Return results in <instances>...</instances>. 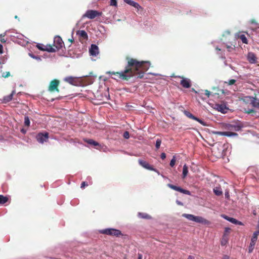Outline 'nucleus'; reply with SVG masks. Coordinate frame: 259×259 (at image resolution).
<instances>
[{
	"label": "nucleus",
	"mask_w": 259,
	"mask_h": 259,
	"mask_svg": "<svg viewBox=\"0 0 259 259\" xmlns=\"http://www.w3.org/2000/svg\"><path fill=\"white\" fill-rule=\"evenodd\" d=\"M240 39L241 40L242 42L244 44H247L248 41L247 39L244 34H241L239 36Z\"/></svg>",
	"instance_id": "nucleus-30"
},
{
	"label": "nucleus",
	"mask_w": 259,
	"mask_h": 259,
	"mask_svg": "<svg viewBox=\"0 0 259 259\" xmlns=\"http://www.w3.org/2000/svg\"><path fill=\"white\" fill-rule=\"evenodd\" d=\"M254 20H252V23H253L254 22Z\"/></svg>",
	"instance_id": "nucleus-58"
},
{
	"label": "nucleus",
	"mask_w": 259,
	"mask_h": 259,
	"mask_svg": "<svg viewBox=\"0 0 259 259\" xmlns=\"http://www.w3.org/2000/svg\"><path fill=\"white\" fill-rule=\"evenodd\" d=\"M54 47L58 51L61 49L64 46V42L61 37L59 36H56L54 39Z\"/></svg>",
	"instance_id": "nucleus-6"
},
{
	"label": "nucleus",
	"mask_w": 259,
	"mask_h": 259,
	"mask_svg": "<svg viewBox=\"0 0 259 259\" xmlns=\"http://www.w3.org/2000/svg\"><path fill=\"white\" fill-rule=\"evenodd\" d=\"M5 35L6 33L0 34V41L2 43H5L6 42V39H5Z\"/></svg>",
	"instance_id": "nucleus-32"
},
{
	"label": "nucleus",
	"mask_w": 259,
	"mask_h": 259,
	"mask_svg": "<svg viewBox=\"0 0 259 259\" xmlns=\"http://www.w3.org/2000/svg\"><path fill=\"white\" fill-rule=\"evenodd\" d=\"M224 218L233 224L239 225H243V223L241 222H240L234 218H230L227 216H225Z\"/></svg>",
	"instance_id": "nucleus-18"
},
{
	"label": "nucleus",
	"mask_w": 259,
	"mask_h": 259,
	"mask_svg": "<svg viewBox=\"0 0 259 259\" xmlns=\"http://www.w3.org/2000/svg\"><path fill=\"white\" fill-rule=\"evenodd\" d=\"M84 141L89 144L92 145L94 146H99V143L96 142L95 141L92 139H85Z\"/></svg>",
	"instance_id": "nucleus-22"
},
{
	"label": "nucleus",
	"mask_w": 259,
	"mask_h": 259,
	"mask_svg": "<svg viewBox=\"0 0 259 259\" xmlns=\"http://www.w3.org/2000/svg\"><path fill=\"white\" fill-rule=\"evenodd\" d=\"M214 194L217 196H221L223 194L221 189L219 187H215L213 189Z\"/></svg>",
	"instance_id": "nucleus-24"
},
{
	"label": "nucleus",
	"mask_w": 259,
	"mask_h": 259,
	"mask_svg": "<svg viewBox=\"0 0 259 259\" xmlns=\"http://www.w3.org/2000/svg\"><path fill=\"white\" fill-rule=\"evenodd\" d=\"M110 6L116 7L117 5V0H110Z\"/></svg>",
	"instance_id": "nucleus-38"
},
{
	"label": "nucleus",
	"mask_w": 259,
	"mask_h": 259,
	"mask_svg": "<svg viewBox=\"0 0 259 259\" xmlns=\"http://www.w3.org/2000/svg\"><path fill=\"white\" fill-rule=\"evenodd\" d=\"M101 15V13L99 12L96 10H89L82 15V18H88L91 19H93Z\"/></svg>",
	"instance_id": "nucleus-3"
},
{
	"label": "nucleus",
	"mask_w": 259,
	"mask_h": 259,
	"mask_svg": "<svg viewBox=\"0 0 259 259\" xmlns=\"http://www.w3.org/2000/svg\"><path fill=\"white\" fill-rule=\"evenodd\" d=\"M236 82L235 79H230L228 81V82H225V83H227L228 85H233Z\"/></svg>",
	"instance_id": "nucleus-37"
},
{
	"label": "nucleus",
	"mask_w": 259,
	"mask_h": 259,
	"mask_svg": "<svg viewBox=\"0 0 259 259\" xmlns=\"http://www.w3.org/2000/svg\"><path fill=\"white\" fill-rule=\"evenodd\" d=\"M36 139L39 143L42 144L44 142L48 141L49 139V133L47 132L44 133H39L36 135Z\"/></svg>",
	"instance_id": "nucleus-7"
},
{
	"label": "nucleus",
	"mask_w": 259,
	"mask_h": 259,
	"mask_svg": "<svg viewBox=\"0 0 259 259\" xmlns=\"http://www.w3.org/2000/svg\"><path fill=\"white\" fill-rule=\"evenodd\" d=\"M15 18H17V16H16L15 17Z\"/></svg>",
	"instance_id": "nucleus-57"
},
{
	"label": "nucleus",
	"mask_w": 259,
	"mask_h": 259,
	"mask_svg": "<svg viewBox=\"0 0 259 259\" xmlns=\"http://www.w3.org/2000/svg\"><path fill=\"white\" fill-rule=\"evenodd\" d=\"M88 185L85 182H82L81 184L80 188L81 189H84L85 186H87Z\"/></svg>",
	"instance_id": "nucleus-42"
},
{
	"label": "nucleus",
	"mask_w": 259,
	"mask_h": 259,
	"mask_svg": "<svg viewBox=\"0 0 259 259\" xmlns=\"http://www.w3.org/2000/svg\"><path fill=\"white\" fill-rule=\"evenodd\" d=\"M100 233L102 234L114 236L116 237H119L120 235H122L121 232L120 230L113 228H108L100 230Z\"/></svg>",
	"instance_id": "nucleus-2"
},
{
	"label": "nucleus",
	"mask_w": 259,
	"mask_h": 259,
	"mask_svg": "<svg viewBox=\"0 0 259 259\" xmlns=\"http://www.w3.org/2000/svg\"><path fill=\"white\" fill-rule=\"evenodd\" d=\"M183 216L189 220L193 221H194V220L195 215H194L193 214L185 213V214H183Z\"/></svg>",
	"instance_id": "nucleus-28"
},
{
	"label": "nucleus",
	"mask_w": 259,
	"mask_h": 259,
	"mask_svg": "<svg viewBox=\"0 0 259 259\" xmlns=\"http://www.w3.org/2000/svg\"><path fill=\"white\" fill-rule=\"evenodd\" d=\"M30 56L32 58H36V57H35L34 55H31V54H30Z\"/></svg>",
	"instance_id": "nucleus-54"
},
{
	"label": "nucleus",
	"mask_w": 259,
	"mask_h": 259,
	"mask_svg": "<svg viewBox=\"0 0 259 259\" xmlns=\"http://www.w3.org/2000/svg\"><path fill=\"white\" fill-rule=\"evenodd\" d=\"M230 229L229 228H225V232L223 235H226L228 237V235L230 233Z\"/></svg>",
	"instance_id": "nucleus-39"
},
{
	"label": "nucleus",
	"mask_w": 259,
	"mask_h": 259,
	"mask_svg": "<svg viewBox=\"0 0 259 259\" xmlns=\"http://www.w3.org/2000/svg\"><path fill=\"white\" fill-rule=\"evenodd\" d=\"M184 113L186 116L189 117V118L192 119L193 120H195L198 122H199L200 124H201L203 125H206V124L201 119L197 118V117L194 116L191 113H190L189 111H185L184 112Z\"/></svg>",
	"instance_id": "nucleus-10"
},
{
	"label": "nucleus",
	"mask_w": 259,
	"mask_h": 259,
	"mask_svg": "<svg viewBox=\"0 0 259 259\" xmlns=\"http://www.w3.org/2000/svg\"><path fill=\"white\" fill-rule=\"evenodd\" d=\"M124 259H125V258H124Z\"/></svg>",
	"instance_id": "nucleus-60"
},
{
	"label": "nucleus",
	"mask_w": 259,
	"mask_h": 259,
	"mask_svg": "<svg viewBox=\"0 0 259 259\" xmlns=\"http://www.w3.org/2000/svg\"><path fill=\"white\" fill-rule=\"evenodd\" d=\"M10 76V73L9 71L5 72L2 73V77L7 78Z\"/></svg>",
	"instance_id": "nucleus-35"
},
{
	"label": "nucleus",
	"mask_w": 259,
	"mask_h": 259,
	"mask_svg": "<svg viewBox=\"0 0 259 259\" xmlns=\"http://www.w3.org/2000/svg\"><path fill=\"white\" fill-rule=\"evenodd\" d=\"M123 137L125 138V139H128L130 138V135H129V133L127 132V131H125L124 133H123Z\"/></svg>",
	"instance_id": "nucleus-40"
},
{
	"label": "nucleus",
	"mask_w": 259,
	"mask_h": 259,
	"mask_svg": "<svg viewBox=\"0 0 259 259\" xmlns=\"http://www.w3.org/2000/svg\"><path fill=\"white\" fill-rule=\"evenodd\" d=\"M76 34L79 37L80 41L82 40H87L88 39V35L87 33L84 30H78L76 32Z\"/></svg>",
	"instance_id": "nucleus-13"
},
{
	"label": "nucleus",
	"mask_w": 259,
	"mask_h": 259,
	"mask_svg": "<svg viewBox=\"0 0 259 259\" xmlns=\"http://www.w3.org/2000/svg\"><path fill=\"white\" fill-rule=\"evenodd\" d=\"M123 1L125 3L137 8L138 10L142 8V7L137 3H136L133 1H132V0H123Z\"/></svg>",
	"instance_id": "nucleus-16"
},
{
	"label": "nucleus",
	"mask_w": 259,
	"mask_h": 259,
	"mask_svg": "<svg viewBox=\"0 0 259 259\" xmlns=\"http://www.w3.org/2000/svg\"><path fill=\"white\" fill-rule=\"evenodd\" d=\"M142 255L141 254H138V259H142Z\"/></svg>",
	"instance_id": "nucleus-50"
},
{
	"label": "nucleus",
	"mask_w": 259,
	"mask_h": 259,
	"mask_svg": "<svg viewBox=\"0 0 259 259\" xmlns=\"http://www.w3.org/2000/svg\"><path fill=\"white\" fill-rule=\"evenodd\" d=\"M227 49H228V50L229 51H230L231 49H233V48L231 47H230V46H227Z\"/></svg>",
	"instance_id": "nucleus-51"
},
{
	"label": "nucleus",
	"mask_w": 259,
	"mask_h": 259,
	"mask_svg": "<svg viewBox=\"0 0 259 259\" xmlns=\"http://www.w3.org/2000/svg\"><path fill=\"white\" fill-rule=\"evenodd\" d=\"M45 51L49 52H55L57 51L56 48L53 47L51 45H47L45 47Z\"/></svg>",
	"instance_id": "nucleus-21"
},
{
	"label": "nucleus",
	"mask_w": 259,
	"mask_h": 259,
	"mask_svg": "<svg viewBox=\"0 0 259 259\" xmlns=\"http://www.w3.org/2000/svg\"><path fill=\"white\" fill-rule=\"evenodd\" d=\"M228 242V237L227 236L223 235L221 239V245L222 246L226 245Z\"/></svg>",
	"instance_id": "nucleus-23"
},
{
	"label": "nucleus",
	"mask_w": 259,
	"mask_h": 259,
	"mask_svg": "<svg viewBox=\"0 0 259 259\" xmlns=\"http://www.w3.org/2000/svg\"><path fill=\"white\" fill-rule=\"evenodd\" d=\"M250 104L254 107L259 108V99L256 97H248Z\"/></svg>",
	"instance_id": "nucleus-15"
},
{
	"label": "nucleus",
	"mask_w": 259,
	"mask_h": 259,
	"mask_svg": "<svg viewBox=\"0 0 259 259\" xmlns=\"http://www.w3.org/2000/svg\"><path fill=\"white\" fill-rule=\"evenodd\" d=\"M187 259H194V257L192 255H189Z\"/></svg>",
	"instance_id": "nucleus-49"
},
{
	"label": "nucleus",
	"mask_w": 259,
	"mask_h": 259,
	"mask_svg": "<svg viewBox=\"0 0 259 259\" xmlns=\"http://www.w3.org/2000/svg\"><path fill=\"white\" fill-rule=\"evenodd\" d=\"M214 133L220 136H225L227 137L237 136L238 134L232 132H215Z\"/></svg>",
	"instance_id": "nucleus-12"
},
{
	"label": "nucleus",
	"mask_w": 259,
	"mask_h": 259,
	"mask_svg": "<svg viewBox=\"0 0 259 259\" xmlns=\"http://www.w3.org/2000/svg\"><path fill=\"white\" fill-rule=\"evenodd\" d=\"M30 123V120H29V118L28 116H25V117H24V124H25V125L27 126H29Z\"/></svg>",
	"instance_id": "nucleus-31"
},
{
	"label": "nucleus",
	"mask_w": 259,
	"mask_h": 259,
	"mask_svg": "<svg viewBox=\"0 0 259 259\" xmlns=\"http://www.w3.org/2000/svg\"><path fill=\"white\" fill-rule=\"evenodd\" d=\"M176 161V157H175V156H174L170 162V165L171 167H173L175 165Z\"/></svg>",
	"instance_id": "nucleus-36"
},
{
	"label": "nucleus",
	"mask_w": 259,
	"mask_h": 259,
	"mask_svg": "<svg viewBox=\"0 0 259 259\" xmlns=\"http://www.w3.org/2000/svg\"><path fill=\"white\" fill-rule=\"evenodd\" d=\"M126 60L127 63L123 71L120 72L109 71L108 73L116 75L118 78L124 80H128L134 76L142 78L143 77L145 72L148 70L150 66V63L149 61H139L129 57H126Z\"/></svg>",
	"instance_id": "nucleus-1"
},
{
	"label": "nucleus",
	"mask_w": 259,
	"mask_h": 259,
	"mask_svg": "<svg viewBox=\"0 0 259 259\" xmlns=\"http://www.w3.org/2000/svg\"><path fill=\"white\" fill-rule=\"evenodd\" d=\"M161 158L162 159H164L166 158V154L164 153H162L161 154Z\"/></svg>",
	"instance_id": "nucleus-45"
},
{
	"label": "nucleus",
	"mask_w": 259,
	"mask_h": 259,
	"mask_svg": "<svg viewBox=\"0 0 259 259\" xmlns=\"http://www.w3.org/2000/svg\"><path fill=\"white\" fill-rule=\"evenodd\" d=\"M138 216L139 218L149 220V219H151V217L150 215H149L148 214H147L146 213H144V212H139L138 214Z\"/></svg>",
	"instance_id": "nucleus-20"
},
{
	"label": "nucleus",
	"mask_w": 259,
	"mask_h": 259,
	"mask_svg": "<svg viewBox=\"0 0 259 259\" xmlns=\"http://www.w3.org/2000/svg\"><path fill=\"white\" fill-rule=\"evenodd\" d=\"M222 259H229V256L227 255H225L223 257Z\"/></svg>",
	"instance_id": "nucleus-48"
},
{
	"label": "nucleus",
	"mask_w": 259,
	"mask_h": 259,
	"mask_svg": "<svg viewBox=\"0 0 259 259\" xmlns=\"http://www.w3.org/2000/svg\"><path fill=\"white\" fill-rule=\"evenodd\" d=\"M205 95L207 97H209L210 95V92L208 90H205Z\"/></svg>",
	"instance_id": "nucleus-44"
},
{
	"label": "nucleus",
	"mask_w": 259,
	"mask_h": 259,
	"mask_svg": "<svg viewBox=\"0 0 259 259\" xmlns=\"http://www.w3.org/2000/svg\"><path fill=\"white\" fill-rule=\"evenodd\" d=\"M1 64H2V63H1V62H0V68H2V67H3V66Z\"/></svg>",
	"instance_id": "nucleus-55"
},
{
	"label": "nucleus",
	"mask_w": 259,
	"mask_h": 259,
	"mask_svg": "<svg viewBox=\"0 0 259 259\" xmlns=\"http://www.w3.org/2000/svg\"><path fill=\"white\" fill-rule=\"evenodd\" d=\"M258 235H259V230L255 231L253 233V236L251 237V240L256 242Z\"/></svg>",
	"instance_id": "nucleus-25"
},
{
	"label": "nucleus",
	"mask_w": 259,
	"mask_h": 259,
	"mask_svg": "<svg viewBox=\"0 0 259 259\" xmlns=\"http://www.w3.org/2000/svg\"><path fill=\"white\" fill-rule=\"evenodd\" d=\"M90 53L92 55L96 56L98 54V47L96 45H92L90 49Z\"/></svg>",
	"instance_id": "nucleus-17"
},
{
	"label": "nucleus",
	"mask_w": 259,
	"mask_h": 259,
	"mask_svg": "<svg viewBox=\"0 0 259 259\" xmlns=\"http://www.w3.org/2000/svg\"><path fill=\"white\" fill-rule=\"evenodd\" d=\"M255 111L253 109H249L248 110H245V113H247V114H250V113H255Z\"/></svg>",
	"instance_id": "nucleus-41"
},
{
	"label": "nucleus",
	"mask_w": 259,
	"mask_h": 259,
	"mask_svg": "<svg viewBox=\"0 0 259 259\" xmlns=\"http://www.w3.org/2000/svg\"><path fill=\"white\" fill-rule=\"evenodd\" d=\"M8 201V198L7 196H4L0 195V204H4Z\"/></svg>",
	"instance_id": "nucleus-26"
},
{
	"label": "nucleus",
	"mask_w": 259,
	"mask_h": 259,
	"mask_svg": "<svg viewBox=\"0 0 259 259\" xmlns=\"http://www.w3.org/2000/svg\"><path fill=\"white\" fill-rule=\"evenodd\" d=\"M60 84V81L58 79H54L52 80L48 87V90L51 92H59V90L58 89L59 85Z\"/></svg>",
	"instance_id": "nucleus-4"
},
{
	"label": "nucleus",
	"mask_w": 259,
	"mask_h": 259,
	"mask_svg": "<svg viewBox=\"0 0 259 259\" xmlns=\"http://www.w3.org/2000/svg\"><path fill=\"white\" fill-rule=\"evenodd\" d=\"M180 78H182L180 84L185 88H189L191 85V80L190 79L184 78L183 76H179Z\"/></svg>",
	"instance_id": "nucleus-11"
},
{
	"label": "nucleus",
	"mask_w": 259,
	"mask_h": 259,
	"mask_svg": "<svg viewBox=\"0 0 259 259\" xmlns=\"http://www.w3.org/2000/svg\"><path fill=\"white\" fill-rule=\"evenodd\" d=\"M225 196H226V197H229V194H228V193H225Z\"/></svg>",
	"instance_id": "nucleus-53"
},
{
	"label": "nucleus",
	"mask_w": 259,
	"mask_h": 259,
	"mask_svg": "<svg viewBox=\"0 0 259 259\" xmlns=\"http://www.w3.org/2000/svg\"><path fill=\"white\" fill-rule=\"evenodd\" d=\"M138 162L141 166L147 169L155 171H156V169L153 168L152 166L150 165L147 161L145 160L142 159H139Z\"/></svg>",
	"instance_id": "nucleus-9"
},
{
	"label": "nucleus",
	"mask_w": 259,
	"mask_h": 259,
	"mask_svg": "<svg viewBox=\"0 0 259 259\" xmlns=\"http://www.w3.org/2000/svg\"><path fill=\"white\" fill-rule=\"evenodd\" d=\"M256 242L251 240L250 243V245H252V246H254L255 245Z\"/></svg>",
	"instance_id": "nucleus-47"
},
{
	"label": "nucleus",
	"mask_w": 259,
	"mask_h": 259,
	"mask_svg": "<svg viewBox=\"0 0 259 259\" xmlns=\"http://www.w3.org/2000/svg\"><path fill=\"white\" fill-rule=\"evenodd\" d=\"M45 46L42 45V44H37L36 45V47L39 50H41V51H45Z\"/></svg>",
	"instance_id": "nucleus-34"
},
{
	"label": "nucleus",
	"mask_w": 259,
	"mask_h": 259,
	"mask_svg": "<svg viewBox=\"0 0 259 259\" xmlns=\"http://www.w3.org/2000/svg\"><path fill=\"white\" fill-rule=\"evenodd\" d=\"M3 45L0 44V54H2L3 53Z\"/></svg>",
	"instance_id": "nucleus-46"
},
{
	"label": "nucleus",
	"mask_w": 259,
	"mask_h": 259,
	"mask_svg": "<svg viewBox=\"0 0 259 259\" xmlns=\"http://www.w3.org/2000/svg\"><path fill=\"white\" fill-rule=\"evenodd\" d=\"M258 32H259V30L258 31Z\"/></svg>",
	"instance_id": "nucleus-59"
},
{
	"label": "nucleus",
	"mask_w": 259,
	"mask_h": 259,
	"mask_svg": "<svg viewBox=\"0 0 259 259\" xmlns=\"http://www.w3.org/2000/svg\"><path fill=\"white\" fill-rule=\"evenodd\" d=\"M64 80L68 83L74 85L78 86L81 83L79 78L73 76H67L64 78Z\"/></svg>",
	"instance_id": "nucleus-5"
},
{
	"label": "nucleus",
	"mask_w": 259,
	"mask_h": 259,
	"mask_svg": "<svg viewBox=\"0 0 259 259\" xmlns=\"http://www.w3.org/2000/svg\"><path fill=\"white\" fill-rule=\"evenodd\" d=\"M15 94V91H13L11 94L8 96H5L3 98V101L5 103H7L10 102L12 100L14 94Z\"/></svg>",
	"instance_id": "nucleus-19"
},
{
	"label": "nucleus",
	"mask_w": 259,
	"mask_h": 259,
	"mask_svg": "<svg viewBox=\"0 0 259 259\" xmlns=\"http://www.w3.org/2000/svg\"><path fill=\"white\" fill-rule=\"evenodd\" d=\"M161 144V140L160 139H157L156 140V145H155V147H156V148L157 150L160 148Z\"/></svg>",
	"instance_id": "nucleus-33"
},
{
	"label": "nucleus",
	"mask_w": 259,
	"mask_h": 259,
	"mask_svg": "<svg viewBox=\"0 0 259 259\" xmlns=\"http://www.w3.org/2000/svg\"><path fill=\"white\" fill-rule=\"evenodd\" d=\"M248 59L251 63H254L256 60V57L253 53H249L248 55Z\"/></svg>",
	"instance_id": "nucleus-27"
},
{
	"label": "nucleus",
	"mask_w": 259,
	"mask_h": 259,
	"mask_svg": "<svg viewBox=\"0 0 259 259\" xmlns=\"http://www.w3.org/2000/svg\"><path fill=\"white\" fill-rule=\"evenodd\" d=\"M188 168L187 167V166L185 164L183 166V178H185L186 177V176L188 174Z\"/></svg>",
	"instance_id": "nucleus-29"
},
{
	"label": "nucleus",
	"mask_w": 259,
	"mask_h": 259,
	"mask_svg": "<svg viewBox=\"0 0 259 259\" xmlns=\"http://www.w3.org/2000/svg\"><path fill=\"white\" fill-rule=\"evenodd\" d=\"M215 50L218 51H221V49L220 48H219L218 47H216Z\"/></svg>",
	"instance_id": "nucleus-52"
},
{
	"label": "nucleus",
	"mask_w": 259,
	"mask_h": 259,
	"mask_svg": "<svg viewBox=\"0 0 259 259\" xmlns=\"http://www.w3.org/2000/svg\"><path fill=\"white\" fill-rule=\"evenodd\" d=\"M254 246H252V245L249 246L248 247V252L251 253L254 249Z\"/></svg>",
	"instance_id": "nucleus-43"
},
{
	"label": "nucleus",
	"mask_w": 259,
	"mask_h": 259,
	"mask_svg": "<svg viewBox=\"0 0 259 259\" xmlns=\"http://www.w3.org/2000/svg\"><path fill=\"white\" fill-rule=\"evenodd\" d=\"M167 186L170 189H173L175 191L180 192L185 194L190 195V192L189 191L183 189V188L180 187H178L170 184H168Z\"/></svg>",
	"instance_id": "nucleus-8"
},
{
	"label": "nucleus",
	"mask_w": 259,
	"mask_h": 259,
	"mask_svg": "<svg viewBox=\"0 0 259 259\" xmlns=\"http://www.w3.org/2000/svg\"><path fill=\"white\" fill-rule=\"evenodd\" d=\"M194 222L204 224H209L210 222L201 217L195 216Z\"/></svg>",
	"instance_id": "nucleus-14"
},
{
	"label": "nucleus",
	"mask_w": 259,
	"mask_h": 259,
	"mask_svg": "<svg viewBox=\"0 0 259 259\" xmlns=\"http://www.w3.org/2000/svg\"><path fill=\"white\" fill-rule=\"evenodd\" d=\"M69 40L70 42H73V40H72V39H69Z\"/></svg>",
	"instance_id": "nucleus-56"
}]
</instances>
